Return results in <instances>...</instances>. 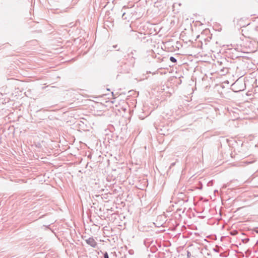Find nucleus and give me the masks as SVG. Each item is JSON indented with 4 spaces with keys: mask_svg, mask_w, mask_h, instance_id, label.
Listing matches in <instances>:
<instances>
[{
    "mask_svg": "<svg viewBox=\"0 0 258 258\" xmlns=\"http://www.w3.org/2000/svg\"><path fill=\"white\" fill-rule=\"evenodd\" d=\"M232 87L234 92H238L244 90L245 88V85L238 79L232 85Z\"/></svg>",
    "mask_w": 258,
    "mask_h": 258,
    "instance_id": "obj_1",
    "label": "nucleus"
},
{
    "mask_svg": "<svg viewBox=\"0 0 258 258\" xmlns=\"http://www.w3.org/2000/svg\"><path fill=\"white\" fill-rule=\"evenodd\" d=\"M131 67V63L124 61H121L120 63V69L119 70L120 73H128Z\"/></svg>",
    "mask_w": 258,
    "mask_h": 258,
    "instance_id": "obj_2",
    "label": "nucleus"
},
{
    "mask_svg": "<svg viewBox=\"0 0 258 258\" xmlns=\"http://www.w3.org/2000/svg\"><path fill=\"white\" fill-rule=\"evenodd\" d=\"M86 243L93 248H95L97 245V242L95 241L93 237H89L88 239L86 240Z\"/></svg>",
    "mask_w": 258,
    "mask_h": 258,
    "instance_id": "obj_3",
    "label": "nucleus"
},
{
    "mask_svg": "<svg viewBox=\"0 0 258 258\" xmlns=\"http://www.w3.org/2000/svg\"><path fill=\"white\" fill-rule=\"evenodd\" d=\"M130 49L129 48L128 49V53L127 55H128V56L131 55L132 59H133V60H135V57L134 56V55H135V53H136L137 51H136V50H133V49L131 50V51H130Z\"/></svg>",
    "mask_w": 258,
    "mask_h": 258,
    "instance_id": "obj_4",
    "label": "nucleus"
},
{
    "mask_svg": "<svg viewBox=\"0 0 258 258\" xmlns=\"http://www.w3.org/2000/svg\"><path fill=\"white\" fill-rule=\"evenodd\" d=\"M169 59L173 63H175L177 61L176 59L173 56H170Z\"/></svg>",
    "mask_w": 258,
    "mask_h": 258,
    "instance_id": "obj_5",
    "label": "nucleus"
},
{
    "mask_svg": "<svg viewBox=\"0 0 258 258\" xmlns=\"http://www.w3.org/2000/svg\"><path fill=\"white\" fill-rule=\"evenodd\" d=\"M122 18L124 20H126L127 19V17L126 16V13L125 12H123L122 13Z\"/></svg>",
    "mask_w": 258,
    "mask_h": 258,
    "instance_id": "obj_6",
    "label": "nucleus"
},
{
    "mask_svg": "<svg viewBox=\"0 0 258 258\" xmlns=\"http://www.w3.org/2000/svg\"><path fill=\"white\" fill-rule=\"evenodd\" d=\"M104 258H109L108 254L107 252H105L103 254Z\"/></svg>",
    "mask_w": 258,
    "mask_h": 258,
    "instance_id": "obj_7",
    "label": "nucleus"
},
{
    "mask_svg": "<svg viewBox=\"0 0 258 258\" xmlns=\"http://www.w3.org/2000/svg\"><path fill=\"white\" fill-rule=\"evenodd\" d=\"M213 250H214V251L217 252H219V249H217V248H214Z\"/></svg>",
    "mask_w": 258,
    "mask_h": 258,
    "instance_id": "obj_8",
    "label": "nucleus"
},
{
    "mask_svg": "<svg viewBox=\"0 0 258 258\" xmlns=\"http://www.w3.org/2000/svg\"><path fill=\"white\" fill-rule=\"evenodd\" d=\"M113 47L114 48H116L117 47V45H113Z\"/></svg>",
    "mask_w": 258,
    "mask_h": 258,
    "instance_id": "obj_9",
    "label": "nucleus"
},
{
    "mask_svg": "<svg viewBox=\"0 0 258 258\" xmlns=\"http://www.w3.org/2000/svg\"><path fill=\"white\" fill-rule=\"evenodd\" d=\"M189 254H190V252H187V256H188L189 255Z\"/></svg>",
    "mask_w": 258,
    "mask_h": 258,
    "instance_id": "obj_10",
    "label": "nucleus"
},
{
    "mask_svg": "<svg viewBox=\"0 0 258 258\" xmlns=\"http://www.w3.org/2000/svg\"><path fill=\"white\" fill-rule=\"evenodd\" d=\"M249 241V239H246V241Z\"/></svg>",
    "mask_w": 258,
    "mask_h": 258,
    "instance_id": "obj_11",
    "label": "nucleus"
},
{
    "mask_svg": "<svg viewBox=\"0 0 258 258\" xmlns=\"http://www.w3.org/2000/svg\"><path fill=\"white\" fill-rule=\"evenodd\" d=\"M234 232H233V233H231V235H234Z\"/></svg>",
    "mask_w": 258,
    "mask_h": 258,
    "instance_id": "obj_12",
    "label": "nucleus"
},
{
    "mask_svg": "<svg viewBox=\"0 0 258 258\" xmlns=\"http://www.w3.org/2000/svg\"><path fill=\"white\" fill-rule=\"evenodd\" d=\"M234 232H233V233H231V235H234Z\"/></svg>",
    "mask_w": 258,
    "mask_h": 258,
    "instance_id": "obj_13",
    "label": "nucleus"
}]
</instances>
